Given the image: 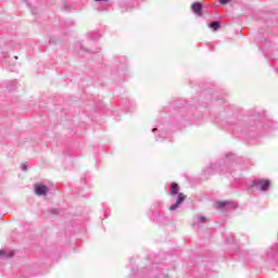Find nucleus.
I'll return each instance as SVG.
<instances>
[{
	"mask_svg": "<svg viewBox=\"0 0 278 278\" xmlns=\"http://www.w3.org/2000/svg\"><path fill=\"white\" fill-rule=\"evenodd\" d=\"M252 187L256 188V190H260L261 192H266L268 188H270V180L268 179L252 180Z\"/></svg>",
	"mask_w": 278,
	"mask_h": 278,
	"instance_id": "obj_1",
	"label": "nucleus"
},
{
	"mask_svg": "<svg viewBox=\"0 0 278 278\" xmlns=\"http://www.w3.org/2000/svg\"><path fill=\"white\" fill-rule=\"evenodd\" d=\"M184 201H186V195L184 193H179L177 198V202L169 207V211L175 212V210H178L179 204L182 203Z\"/></svg>",
	"mask_w": 278,
	"mask_h": 278,
	"instance_id": "obj_2",
	"label": "nucleus"
},
{
	"mask_svg": "<svg viewBox=\"0 0 278 278\" xmlns=\"http://www.w3.org/2000/svg\"><path fill=\"white\" fill-rule=\"evenodd\" d=\"M35 192L38 197H45L47 194V186L45 185H37L35 187Z\"/></svg>",
	"mask_w": 278,
	"mask_h": 278,
	"instance_id": "obj_3",
	"label": "nucleus"
},
{
	"mask_svg": "<svg viewBox=\"0 0 278 278\" xmlns=\"http://www.w3.org/2000/svg\"><path fill=\"white\" fill-rule=\"evenodd\" d=\"M192 11L194 12V14H197V16H201V10H202V5L200 2H194L192 5Z\"/></svg>",
	"mask_w": 278,
	"mask_h": 278,
	"instance_id": "obj_4",
	"label": "nucleus"
},
{
	"mask_svg": "<svg viewBox=\"0 0 278 278\" xmlns=\"http://www.w3.org/2000/svg\"><path fill=\"white\" fill-rule=\"evenodd\" d=\"M169 193L172 197H175L176 194H179V185L177 184H172L169 188Z\"/></svg>",
	"mask_w": 278,
	"mask_h": 278,
	"instance_id": "obj_5",
	"label": "nucleus"
},
{
	"mask_svg": "<svg viewBox=\"0 0 278 278\" xmlns=\"http://www.w3.org/2000/svg\"><path fill=\"white\" fill-rule=\"evenodd\" d=\"M210 29H213V31H217L218 27H220V22H212L208 25Z\"/></svg>",
	"mask_w": 278,
	"mask_h": 278,
	"instance_id": "obj_6",
	"label": "nucleus"
},
{
	"mask_svg": "<svg viewBox=\"0 0 278 278\" xmlns=\"http://www.w3.org/2000/svg\"><path fill=\"white\" fill-rule=\"evenodd\" d=\"M12 255H14V253L12 252H7L4 250L0 251V260H2L3 257H12Z\"/></svg>",
	"mask_w": 278,
	"mask_h": 278,
	"instance_id": "obj_7",
	"label": "nucleus"
},
{
	"mask_svg": "<svg viewBox=\"0 0 278 278\" xmlns=\"http://www.w3.org/2000/svg\"><path fill=\"white\" fill-rule=\"evenodd\" d=\"M229 202H227V201H219V202H216L215 203V207L217 208V210H220V207H225V205H227Z\"/></svg>",
	"mask_w": 278,
	"mask_h": 278,
	"instance_id": "obj_8",
	"label": "nucleus"
},
{
	"mask_svg": "<svg viewBox=\"0 0 278 278\" xmlns=\"http://www.w3.org/2000/svg\"><path fill=\"white\" fill-rule=\"evenodd\" d=\"M201 223H207V218H205V216L197 217L195 224L201 225Z\"/></svg>",
	"mask_w": 278,
	"mask_h": 278,
	"instance_id": "obj_9",
	"label": "nucleus"
},
{
	"mask_svg": "<svg viewBox=\"0 0 278 278\" xmlns=\"http://www.w3.org/2000/svg\"><path fill=\"white\" fill-rule=\"evenodd\" d=\"M220 5H227L231 0H217Z\"/></svg>",
	"mask_w": 278,
	"mask_h": 278,
	"instance_id": "obj_10",
	"label": "nucleus"
},
{
	"mask_svg": "<svg viewBox=\"0 0 278 278\" xmlns=\"http://www.w3.org/2000/svg\"><path fill=\"white\" fill-rule=\"evenodd\" d=\"M21 169H22L23 172L27 170V163L22 164V165H21Z\"/></svg>",
	"mask_w": 278,
	"mask_h": 278,
	"instance_id": "obj_11",
	"label": "nucleus"
},
{
	"mask_svg": "<svg viewBox=\"0 0 278 278\" xmlns=\"http://www.w3.org/2000/svg\"><path fill=\"white\" fill-rule=\"evenodd\" d=\"M94 1H108V0H94Z\"/></svg>",
	"mask_w": 278,
	"mask_h": 278,
	"instance_id": "obj_12",
	"label": "nucleus"
},
{
	"mask_svg": "<svg viewBox=\"0 0 278 278\" xmlns=\"http://www.w3.org/2000/svg\"><path fill=\"white\" fill-rule=\"evenodd\" d=\"M14 60H18V56H14Z\"/></svg>",
	"mask_w": 278,
	"mask_h": 278,
	"instance_id": "obj_13",
	"label": "nucleus"
},
{
	"mask_svg": "<svg viewBox=\"0 0 278 278\" xmlns=\"http://www.w3.org/2000/svg\"><path fill=\"white\" fill-rule=\"evenodd\" d=\"M156 129L154 128L152 131H155Z\"/></svg>",
	"mask_w": 278,
	"mask_h": 278,
	"instance_id": "obj_14",
	"label": "nucleus"
}]
</instances>
